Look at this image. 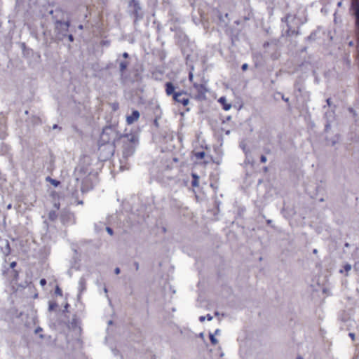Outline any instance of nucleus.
Segmentation results:
<instances>
[{
    "mask_svg": "<svg viewBox=\"0 0 359 359\" xmlns=\"http://www.w3.org/2000/svg\"><path fill=\"white\" fill-rule=\"evenodd\" d=\"M206 319L209 321L212 320V316L210 315V314H207V316H205Z\"/></svg>",
    "mask_w": 359,
    "mask_h": 359,
    "instance_id": "nucleus-43",
    "label": "nucleus"
},
{
    "mask_svg": "<svg viewBox=\"0 0 359 359\" xmlns=\"http://www.w3.org/2000/svg\"><path fill=\"white\" fill-rule=\"evenodd\" d=\"M199 337L201 338H203V332L200 333Z\"/></svg>",
    "mask_w": 359,
    "mask_h": 359,
    "instance_id": "nucleus-59",
    "label": "nucleus"
},
{
    "mask_svg": "<svg viewBox=\"0 0 359 359\" xmlns=\"http://www.w3.org/2000/svg\"><path fill=\"white\" fill-rule=\"evenodd\" d=\"M66 36H67V37H68V39H69V41L70 42H73V41H74V36H73V35H72V34H67V35Z\"/></svg>",
    "mask_w": 359,
    "mask_h": 359,
    "instance_id": "nucleus-39",
    "label": "nucleus"
},
{
    "mask_svg": "<svg viewBox=\"0 0 359 359\" xmlns=\"http://www.w3.org/2000/svg\"><path fill=\"white\" fill-rule=\"evenodd\" d=\"M53 19L55 22V29L57 34V36L58 39L62 40L64 37H66L67 35V32H69V28L70 27V21H62L60 19L57 18V15H53Z\"/></svg>",
    "mask_w": 359,
    "mask_h": 359,
    "instance_id": "nucleus-3",
    "label": "nucleus"
},
{
    "mask_svg": "<svg viewBox=\"0 0 359 359\" xmlns=\"http://www.w3.org/2000/svg\"><path fill=\"white\" fill-rule=\"evenodd\" d=\"M104 291L106 294L108 292V290L106 287L104 288Z\"/></svg>",
    "mask_w": 359,
    "mask_h": 359,
    "instance_id": "nucleus-57",
    "label": "nucleus"
},
{
    "mask_svg": "<svg viewBox=\"0 0 359 359\" xmlns=\"http://www.w3.org/2000/svg\"><path fill=\"white\" fill-rule=\"evenodd\" d=\"M336 142H337V141H335V140H332V146H333V145H334V144H336Z\"/></svg>",
    "mask_w": 359,
    "mask_h": 359,
    "instance_id": "nucleus-58",
    "label": "nucleus"
},
{
    "mask_svg": "<svg viewBox=\"0 0 359 359\" xmlns=\"http://www.w3.org/2000/svg\"><path fill=\"white\" fill-rule=\"evenodd\" d=\"M10 276L13 282L16 283L19 278V271L16 269L11 270Z\"/></svg>",
    "mask_w": 359,
    "mask_h": 359,
    "instance_id": "nucleus-18",
    "label": "nucleus"
},
{
    "mask_svg": "<svg viewBox=\"0 0 359 359\" xmlns=\"http://www.w3.org/2000/svg\"><path fill=\"white\" fill-rule=\"evenodd\" d=\"M269 46V42H265L264 44H263V47L264 48H266Z\"/></svg>",
    "mask_w": 359,
    "mask_h": 359,
    "instance_id": "nucleus-51",
    "label": "nucleus"
},
{
    "mask_svg": "<svg viewBox=\"0 0 359 359\" xmlns=\"http://www.w3.org/2000/svg\"><path fill=\"white\" fill-rule=\"evenodd\" d=\"M46 280L45 278H42L40 280V285L41 286H45L46 285Z\"/></svg>",
    "mask_w": 359,
    "mask_h": 359,
    "instance_id": "nucleus-38",
    "label": "nucleus"
},
{
    "mask_svg": "<svg viewBox=\"0 0 359 359\" xmlns=\"http://www.w3.org/2000/svg\"><path fill=\"white\" fill-rule=\"evenodd\" d=\"M292 22H293V24H294V25H297V29H295V32H294V34H295V35H300L301 34L300 26H301V25L302 23L299 22V20H297L296 16H292Z\"/></svg>",
    "mask_w": 359,
    "mask_h": 359,
    "instance_id": "nucleus-17",
    "label": "nucleus"
},
{
    "mask_svg": "<svg viewBox=\"0 0 359 359\" xmlns=\"http://www.w3.org/2000/svg\"><path fill=\"white\" fill-rule=\"evenodd\" d=\"M7 136L6 126L3 124H0V139H5Z\"/></svg>",
    "mask_w": 359,
    "mask_h": 359,
    "instance_id": "nucleus-19",
    "label": "nucleus"
},
{
    "mask_svg": "<svg viewBox=\"0 0 359 359\" xmlns=\"http://www.w3.org/2000/svg\"><path fill=\"white\" fill-rule=\"evenodd\" d=\"M348 336L351 337V339H352V341H354V340H355V334H354V333H353V332H350V333L348 334Z\"/></svg>",
    "mask_w": 359,
    "mask_h": 359,
    "instance_id": "nucleus-41",
    "label": "nucleus"
},
{
    "mask_svg": "<svg viewBox=\"0 0 359 359\" xmlns=\"http://www.w3.org/2000/svg\"><path fill=\"white\" fill-rule=\"evenodd\" d=\"M354 269H355V270H356V271L358 269V265H357V264H355L354 265Z\"/></svg>",
    "mask_w": 359,
    "mask_h": 359,
    "instance_id": "nucleus-56",
    "label": "nucleus"
},
{
    "mask_svg": "<svg viewBox=\"0 0 359 359\" xmlns=\"http://www.w3.org/2000/svg\"><path fill=\"white\" fill-rule=\"evenodd\" d=\"M54 207H55L56 209H57V210H58V209L60 208V203H55L54 204Z\"/></svg>",
    "mask_w": 359,
    "mask_h": 359,
    "instance_id": "nucleus-50",
    "label": "nucleus"
},
{
    "mask_svg": "<svg viewBox=\"0 0 359 359\" xmlns=\"http://www.w3.org/2000/svg\"><path fill=\"white\" fill-rule=\"evenodd\" d=\"M57 304L55 302H49L48 310L52 311L57 307Z\"/></svg>",
    "mask_w": 359,
    "mask_h": 359,
    "instance_id": "nucleus-27",
    "label": "nucleus"
},
{
    "mask_svg": "<svg viewBox=\"0 0 359 359\" xmlns=\"http://www.w3.org/2000/svg\"><path fill=\"white\" fill-rule=\"evenodd\" d=\"M43 329L41 327H38L37 328H36L34 332L35 334H38L41 332H42Z\"/></svg>",
    "mask_w": 359,
    "mask_h": 359,
    "instance_id": "nucleus-40",
    "label": "nucleus"
},
{
    "mask_svg": "<svg viewBox=\"0 0 359 359\" xmlns=\"http://www.w3.org/2000/svg\"><path fill=\"white\" fill-rule=\"evenodd\" d=\"M192 181H191V185L192 187H198V180L199 177L196 174L193 173L192 174Z\"/></svg>",
    "mask_w": 359,
    "mask_h": 359,
    "instance_id": "nucleus-24",
    "label": "nucleus"
},
{
    "mask_svg": "<svg viewBox=\"0 0 359 359\" xmlns=\"http://www.w3.org/2000/svg\"><path fill=\"white\" fill-rule=\"evenodd\" d=\"M292 18V17L291 15L287 14L284 18H282V21L286 22V25L287 27L286 30V36H292L295 32L294 27L297 26V25L293 24V22H292V20H290V19Z\"/></svg>",
    "mask_w": 359,
    "mask_h": 359,
    "instance_id": "nucleus-10",
    "label": "nucleus"
},
{
    "mask_svg": "<svg viewBox=\"0 0 359 359\" xmlns=\"http://www.w3.org/2000/svg\"><path fill=\"white\" fill-rule=\"evenodd\" d=\"M266 161H267V158H266V157L264 155H262V156H260V161H261L262 163H266Z\"/></svg>",
    "mask_w": 359,
    "mask_h": 359,
    "instance_id": "nucleus-36",
    "label": "nucleus"
},
{
    "mask_svg": "<svg viewBox=\"0 0 359 359\" xmlns=\"http://www.w3.org/2000/svg\"><path fill=\"white\" fill-rule=\"evenodd\" d=\"M86 279L84 276H82L79 281V297L81 294L86 291Z\"/></svg>",
    "mask_w": 359,
    "mask_h": 359,
    "instance_id": "nucleus-14",
    "label": "nucleus"
},
{
    "mask_svg": "<svg viewBox=\"0 0 359 359\" xmlns=\"http://www.w3.org/2000/svg\"><path fill=\"white\" fill-rule=\"evenodd\" d=\"M140 112L136 110V109H134L132 111V114L130 115H128L126 116V122L128 125H131L133 124V123H135V121H137L139 118H140Z\"/></svg>",
    "mask_w": 359,
    "mask_h": 359,
    "instance_id": "nucleus-13",
    "label": "nucleus"
},
{
    "mask_svg": "<svg viewBox=\"0 0 359 359\" xmlns=\"http://www.w3.org/2000/svg\"><path fill=\"white\" fill-rule=\"evenodd\" d=\"M123 135L118 130V123L115 122L111 123L103 128L100 136L99 142L116 145L119 144Z\"/></svg>",
    "mask_w": 359,
    "mask_h": 359,
    "instance_id": "nucleus-1",
    "label": "nucleus"
},
{
    "mask_svg": "<svg viewBox=\"0 0 359 359\" xmlns=\"http://www.w3.org/2000/svg\"><path fill=\"white\" fill-rule=\"evenodd\" d=\"M266 223H267V224L270 225L272 223V220L268 219V220H266Z\"/></svg>",
    "mask_w": 359,
    "mask_h": 359,
    "instance_id": "nucleus-54",
    "label": "nucleus"
},
{
    "mask_svg": "<svg viewBox=\"0 0 359 359\" xmlns=\"http://www.w3.org/2000/svg\"><path fill=\"white\" fill-rule=\"evenodd\" d=\"M72 325H76V318H73L72 319Z\"/></svg>",
    "mask_w": 359,
    "mask_h": 359,
    "instance_id": "nucleus-53",
    "label": "nucleus"
},
{
    "mask_svg": "<svg viewBox=\"0 0 359 359\" xmlns=\"http://www.w3.org/2000/svg\"><path fill=\"white\" fill-rule=\"evenodd\" d=\"M220 333V330L219 329H217L215 331V333L213 334L215 335H217Z\"/></svg>",
    "mask_w": 359,
    "mask_h": 359,
    "instance_id": "nucleus-49",
    "label": "nucleus"
},
{
    "mask_svg": "<svg viewBox=\"0 0 359 359\" xmlns=\"http://www.w3.org/2000/svg\"><path fill=\"white\" fill-rule=\"evenodd\" d=\"M326 102H327L328 106H330V104H331V99L330 98H327L326 100Z\"/></svg>",
    "mask_w": 359,
    "mask_h": 359,
    "instance_id": "nucleus-48",
    "label": "nucleus"
},
{
    "mask_svg": "<svg viewBox=\"0 0 359 359\" xmlns=\"http://www.w3.org/2000/svg\"><path fill=\"white\" fill-rule=\"evenodd\" d=\"M351 268H352L351 265L350 264H348V263H346V264L344 266L343 269H341V270L339 271V273H344V271H345V272H346L345 276H348V271H351Z\"/></svg>",
    "mask_w": 359,
    "mask_h": 359,
    "instance_id": "nucleus-20",
    "label": "nucleus"
},
{
    "mask_svg": "<svg viewBox=\"0 0 359 359\" xmlns=\"http://www.w3.org/2000/svg\"><path fill=\"white\" fill-rule=\"evenodd\" d=\"M106 231H107V233H108L109 235H111V236H112V235L114 234V231H113V229H112L111 227H109V226H107V227H106Z\"/></svg>",
    "mask_w": 359,
    "mask_h": 359,
    "instance_id": "nucleus-34",
    "label": "nucleus"
},
{
    "mask_svg": "<svg viewBox=\"0 0 359 359\" xmlns=\"http://www.w3.org/2000/svg\"><path fill=\"white\" fill-rule=\"evenodd\" d=\"M296 359H303V358H302V357H301V356H299V357H297Z\"/></svg>",
    "mask_w": 359,
    "mask_h": 359,
    "instance_id": "nucleus-64",
    "label": "nucleus"
},
{
    "mask_svg": "<svg viewBox=\"0 0 359 359\" xmlns=\"http://www.w3.org/2000/svg\"><path fill=\"white\" fill-rule=\"evenodd\" d=\"M219 102L222 105V108L225 111L229 110L231 107V104L226 102V100L225 97H221L219 99Z\"/></svg>",
    "mask_w": 359,
    "mask_h": 359,
    "instance_id": "nucleus-16",
    "label": "nucleus"
},
{
    "mask_svg": "<svg viewBox=\"0 0 359 359\" xmlns=\"http://www.w3.org/2000/svg\"><path fill=\"white\" fill-rule=\"evenodd\" d=\"M116 145L99 142V158L101 161L109 159L114 154Z\"/></svg>",
    "mask_w": 359,
    "mask_h": 359,
    "instance_id": "nucleus-5",
    "label": "nucleus"
},
{
    "mask_svg": "<svg viewBox=\"0 0 359 359\" xmlns=\"http://www.w3.org/2000/svg\"><path fill=\"white\" fill-rule=\"evenodd\" d=\"M46 181L50 182L55 187H57L60 184V181L52 179L50 177H47Z\"/></svg>",
    "mask_w": 359,
    "mask_h": 359,
    "instance_id": "nucleus-25",
    "label": "nucleus"
},
{
    "mask_svg": "<svg viewBox=\"0 0 359 359\" xmlns=\"http://www.w3.org/2000/svg\"><path fill=\"white\" fill-rule=\"evenodd\" d=\"M313 252L314 254H316V253L318 252V250H317L316 249H314V250H313Z\"/></svg>",
    "mask_w": 359,
    "mask_h": 359,
    "instance_id": "nucleus-61",
    "label": "nucleus"
},
{
    "mask_svg": "<svg viewBox=\"0 0 359 359\" xmlns=\"http://www.w3.org/2000/svg\"><path fill=\"white\" fill-rule=\"evenodd\" d=\"M79 172H84V169H83V168H80Z\"/></svg>",
    "mask_w": 359,
    "mask_h": 359,
    "instance_id": "nucleus-60",
    "label": "nucleus"
},
{
    "mask_svg": "<svg viewBox=\"0 0 359 359\" xmlns=\"http://www.w3.org/2000/svg\"><path fill=\"white\" fill-rule=\"evenodd\" d=\"M53 129H57V128H59L60 130H61V127H60L57 124H54L52 127Z\"/></svg>",
    "mask_w": 359,
    "mask_h": 359,
    "instance_id": "nucleus-46",
    "label": "nucleus"
},
{
    "mask_svg": "<svg viewBox=\"0 0 359 359\" xmlns=\"http://www.w3.org/2000/svg\"><path fill=\"white\" fill-rule=\"evenodd\" d=\"M57 218V214L55 210H50L48 213L49 220L54 222Z\"/></svg>",
    "mask_w": 359,
    "mask_h": 359,
    "instance_id": "nucleus-21",
    "label": "nucleus"
},
{
    "mask_svg": "<svg viewBox=\"0 0 359 359\" xmlns=\"http://www.w3.org/2000/svg\"><path fill=\"white\" fill-rule=\"evenodd\" d=\"M17 266V262H12L11 264H10V269L11 270H13L15 269V267Z\"/></svg>",
    "mask_w": 359,
    "mask_h": 359,
    "instance_id": "nucleus-35",
    "label": "nucleus"
},
{
    "mask_svg": "<svg viewBox=\"0 0 359 359\" xmlns=\"http://www.w3.org/2000/svg\"><path fill=\"white\" fill-rule=\"evenodd\" d=\"M278 94L281 95L282 100L287 104L288 107H290V102H289V98L288 97H285V95L283 93H278Z\"/></svg>",
    "mask_w": 359,
    "mask_h": 359,
    "instance_id": "nucleus-31",
    "label": "nucleus"
},
{
    "mask_svg": "<svg viewBox=\"0 0 359 359\" xmlns=\"http://www.w3.org/2000/svg\"><path fill=\"white\" fill-rule=\"evenodd\" d=\"M240 147L242 149L246 156L250 154V151L248 149H247L246 144L244 142L240 143Z\"/></svg>",
    "mask_w": 359,
    "mask_h": 359,
    "instance_id": "nucleus-26",
    "label": "nucleus"
},
{
    "mask_svg": "<svg viewBox=\"0 0 359 359\" xmlns=\"http://www.w3.org/2000/svg\"><path fill=\"white\" fill-rule=\"evenodd\" d=\"M176 103L182 104L184 107L187 106L189 103V97L188 93L185 91V95L178 98Z\"/></svg>",
    "mask_w": 359,
    "mask_h": 359,
    "instance_id": "nucleus-15",
    "label": "nucleus"
},
{
    "mask_svg": "<svg viewBox=\"0 0 359 359\" xmlns=\"http://www.w3.org/2000/svg\"><path fill=\"white\" fill-rule=\"evenodd\" d=\"M205 318H206L205 316H200L199 317V320L201 322H203L205 320Z\"/></svg>",
    "mask_w": 359,
    "mask_h": 359,
    "instance_id": "nucleus-47",
    "label": "nucleus"
},
{
    "mask_svg": "<svg viewBox=\"0 0 359 359\" xmlns=\"http://www.w3.org/2000/svg\"><path fill=\"white\" fill-rule=\"evenodd\" d=\"M39 337H40L41 339H43V338H44V337H43V334H40V335H39Z\"/></svg>",
    "mask_w": 359,
    "mask_h": 359,
    "instance_id": "nucleus-63",
    "label": "nucleus"
},
{
    "mask_svg": "<svg viewBox=\"0 0 359 359\" xmlns=\"http://www.w3.org/2000/svg\"><path fill=\"white\" fill-rule=\"evenodd\" d=\"M141 72L142 70H140L139 68L133 67L130 71V74L128 76V79L126 80V82L135 83L140 81L142 79Z\"/></svg>",
    "mask_w": 359,
    "mask_h": 359,
    "instance_id": "nucleus-9",
    "label": "nucleus"
},
{
    "mask_svg": "<svg viewBox=\"0 0 359 359\" xmlns=\"http://www.w3.org/2000/svg\"><path fill=\"white\" fill-rule=\"evenodd\" d=\"M119 143L122 144V157L127 160L134 154L139 144V137L135 133L123 134Z\"/></svg>",
    "mask_w": 359,
    "mask_h": 359,
    "instance_id": "nucleus-2",
    "label": "nucleus"
},
{
    "mask_svg": "<svg viewBox=\"0 0 359 359\" xmlns=\"http://www.w3.org/2000/svg\"><path fill=\"white\" fill-rule=\"evenodd\" d=\"M330 128H331V123L328 120H327L326 123L325 124V132H326V133L328 132L330 130Z\"/></svg>",
    "mask_w": 359,
    "mask_h": 359,
    "instance_id": "nucleus-30",
    "label": "nucleus"
},
{
    "mask_svg": "<svg viewBox=\"0 0 359 359\" xmlns=\"http://www.w3.org/2000/svg\"><path fill=\"white\" fill-rule=\"evenodd\" d=\"M11 251V249L10 247V243H9L8 241H6V246H5V248L3 250V252L6 256H8V255H10Z\"/></svg>",
    "mask_w": 359,
    "mask_h": 359,
    "instance_id": "nucleus-22",
    "label": "nucleus"
},
{
    "mask_svg": "<svg viewBox=\"0 0 359 359\" xmlns=\"http://www.w3.org/2000/svg\"><path fill=\"white\" fill-rule=\"evenodd\" d=\"M11 208H12V205H11V204H8V205H7V209H8V210L11 209Z\"/></svg>",
    "mask_w": 359,
    "mask_h": 359,
    "instance_id": "nucleus-55",
    "label": "nucleus"
},
{
    "mask_svg": "<svg viewBox=\"0 0 359 359\" xmlns=\"http://www.w3.org/2000/svg\"><path fill=\"white\" fill-rule=\"evenodd\" d=\"M55 293L57 295H60V296H62V290L60 288L59 286H56L55 287Z\"/></svg>",
    "mask_w": 359,
    "mask_h": 359,
    "instance_id": "nucleus-32",
    "label": "nucleus"
},
{
    "mask_svg": "<svg viewBox=\"0 0 359 359\" xmlns=\"http://www.w3.org/2000/svg\"><path fill=\"white\" fill-rule=\"evenodd\" d=\"M118 64L121 80L123 83H126V80L128 79V75H126V71L129 65V62L126 60H121L118 62Z\"/></svg>",
    "mask_w": 359,
    "mask_h": 359,
    "instance_id": "nucleus-11",
    "label": "nucleus"
},
{
    "mask_svg": "<svg viewBox=\"0 0 359 359\" xmlns=\"http://www.w3.org/2000/svg\"><path fill=\"white\" fill-rule=\"evenodd\" d=\"M122 56L123 58L128 59L129 57V54L128 53L125 52L122 54Z\"/></svg>",
    "mask_w": 359,
    "mask_h": 359,
    "instance_id": "nucleus-42",
    "label": "nucleus"
},
{
    "mask_svg": "<svg viewBox=\"0 0 359 359\" xmlns=\"http://www.w3.org/2000/svg\"><path fill=\"white\" fill-rule=\"evenodd\" d=\"M317 32L313 31L305 39L307 41H313L316 39Z\"/></svg>",
    "mask_w": 359,
    "mask_h": 359,
    "instance_id": "nucleus-23",
    "label": "nucleus"
},
{
    "mask_svg": "<svg viewBox=\"0 0 359 359\" xmlns=\"http://www.w3.org/2000/svg\"><path fill=\"white\" fill-rule=\"evenodd\" d=\"M248 65L247 63H244V64H243V65H242V66H241V69H242L243 71H245V70H247V69H248Z\"/></svg>",
    "mask_w": 359,
    "mask_h": 359,
    "instance_id": "nucleus-37",
    "label": "nucleus"
},
{
    "mask_svg": "<svg viewBox=\"0 0 359 359\" xmlns=\"http://www.w3.org/2000/svg\"><path fill=\"white\" fill-rule=\"evenodd\" d=\"M209 338L212 345H216L218 343V340L215 337V334L210 333Z\"/></svg>",
    "mask_w": 359,
    "mask_h": 359,
    "instance_id": "nucleus-28",
    "label": "nucleus"
},
{
    "mask_svg": "<svg viewBox=\"0 0 359 359\" xmlns=\"http://www.w3.org/2000/svg\"><path fill=\"white\" fill-rule=\"evenodd\" d=\"M134 266H135V270L137 271L139 269V264H138V262H134Z\"/></svg>",
    "mask_w": 359,
    "mask_h": 359,
    "instance_id": "nucleus-45",
    "label": "nucleus"
},
{
    "mask_svg": "<svg viewBox=\"0 0 359 359\" xmlns=\"http://www.w3.org/2000/svg\"><path fill=\"white\" fill-rule=\"evenodd\" d=\"M178 88V86H175L172 82L168 81L165 83V92L167 96H172V100L175 102L178 100L182 96L185 95V91L183 90H180L176 91V89Z\"/></svg>",
    "mask_w": 359,
    "mask_h": 359,
    "instance_id": "nucleus-6",
    "label": "nucleus"
},
{
    "mask_svg": "<svg viewBox=\"0 0 359 359\" xmlns=\"http://www.w3.org/2000/svg\"><path fill=\"white\" fill-rule=\"evenodd\" d=\"M351 9L355 20V32L359 36V0H352Z\"/></svg>",
    "mask_w": 359,
    "mask_h": 359,
    "instance_id": "nucleus-7",
    "label": "nucleus"
},
{
    "mask_svg": "<svg viewBox=\"0 0 359 359\" xmlns=\"http://www.w3.org/2000/svg\"><path fill=\"white\" fill-rule=\"evenodd\" d=\"M61 222L65 225L73 224L75 223L74 213L69 211H64L60 215Z\"/></svg>",
    "mask_w": 359,
    "mask_h": 359,
    "instance_id": "nucleus-8",
    "label": "nucleus"
},
{
    "mask_svg": "<svg viewBox=\"0 0 359 359\" xmlns=\"http://www.w3.org/2000/svg\"><path fill=\"white\" fill-rule=\"evenodd\" d=\"M111 108L113 109V111H116L119 108V104L118 102H114L111 104Z\"/></svg>",
    "mask_w": 359,
    "mask_h": 359,
    "instance_id": "nucleus-33",
    "label": "nucleus"
},
{
    "mask_svg": "<svg viewBox=\"0 0 359 359\" xmlns=\"http://www.w3.org/2000/svg\"><path fill=\"white\" fill-rule=\"evenodd\" d=\"M68 306H69V304H67L65 305V310H66V309H67Z\"/></svg>",
    "mask_w": 359,
    "mask_h": 359,
    "instance_id": "nucleus-62",
    "label": "nucleus"
},
{
    "mask_svg": "<svg viewBox=\"0 0 359 359\" xmlns=\"http://www.w3.org/2000/svg\"><path fill=\"white\" fill-rule=\"evenodd\" d=\"M120 272H121V270H120V269H119L118 267H116V268L114 269V273H115L116 274H117V275H118V274H119V273H120Z\"/></svg>",
    "mask_w": 359,
    "mask_h": 359,
    "instance_id": "nucleus-44",
    "label": "nucleus"
},
{
    "mask_svg": "<svg viewBox=\"0 0 359 359\" xmlns=\"http://www.w3.org/2000/svg\"><path fill=\"white\" fill-rule=\"evenodd\" d=\"M172 161L173 162H175V163H177V162H178V158H176V157H173V158H172Z\"/></svg>",
    "mask_w": 359,
    "mask_h": 359,
    "instance_id": "nucleus-52",
    "label": "nucleus"
},
{
    "mask_svg": "<svg viewBox=\"0 0 359 359\" xmlns=\"http://www.w3.org/2000/svg\"><path fill=\"white\" fill-rule=\"evenodd\" d=\"M129 13L134 18V22L142 20L144 12L139 0H130L128 3Z\"/></svg>",
    "mask_w": 359,
    "mask_h": 359,
    "instance_id": "nucleus-4",
    "label": "nucleus"
},
{
    "mask_svg": "<svg viewBox=\"0 0 359 359\" xmlns=\"http://www.w3.org/2000/svg\"><path fill=\"white\" fill-rule=\"evenodd\" d=\"M194 87L198 93L197 97L199 99L204 98L205 94L207 92V89H206L205 85L194 83Z\"/></svg>",
    "mask_w": 359,
    "mask_h": 359,
    "instance_id": "nucleus-12",
    "label": "nucleus"
},
{
    "mask_svg": "<svg viewBox=\"0 0 359 359\" xmlns=\"http://www.w3.org/2000/svg\"><path fill=\"white\" fill-rule=\"evenodd\" d=\"M205 152L204 151H198L195 153V156L197 159L201 160L205 157Z\"/></svg>",
    "mask_w": 359,
    "mask_h": 359,
    "instance_id": "nucleus-29",
    "label": "nucleus"
}]
</instances>
